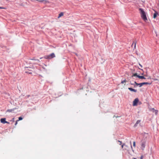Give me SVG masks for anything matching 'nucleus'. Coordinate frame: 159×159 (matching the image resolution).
<instances>
[{
  "label": "nucleus",
  "instance_id": "5701e85b",
  "mask_svg": "<svg viewBox=\"0 0 159 159\" xmlns=\"http://www.w3.org/2000/svg\"><path fill=\"white\" fill-rule=\"evenodd\" d=\"M131 149H132V151L134 152V150H133L132 149V145H131Z\"/></svg>",
  "mask_w": 159,
  "mask_h": 159
},
{
  "label": "nucleus",
  "instance_id": "6e6552de",
  "mask_svg": "<svg viewBox=\"0 0 159 159\" xmlns=\"http://www.w3.org/2000/svg\"><path fill=\"white\" fill-rule=\"evenodd\" d=\"M158 14V13L157 11H155V13L154 14L153 16V18L155 19L157 17Z\"/></svg>",
  "mask_w": 159,
  "mask_h": 159
},
{
  "label": "nucleus",
  "instance_id": "aec40b11",
  "mask_svg": "<svg viewBox=\"0 0 159 159\" xmlns=\"http://www.w3.org/2000/svg\"><path fill=\"white\" fill-rule=\"evenodd\" d=\"M125 143H123V144L122 145H121V147L122 148H123V147L124 146H125Z\"/></svg>",
  "mask_w": 159,
  "mask_h": 159
},
{
  "label": "nucleus",
  "instance_id": "393cba45",
  "mask_svg": "<svg viewBox=\"0 0 159 159\" xmlns=\"http://www.w3.org/2000/svg\"><path fill=\"white\" fill-rule=\"evenodd\" d=\"M135 45H136V43H134V47L135 48Z\"/></svg>",
  "mask_w": 159,
  "mask_h": 159
},
{
  "label": "nucleus",
  "instance_id": "423d86ee",
  "mask_svg": "<svg viewBox=\"0 0 159 159\" xmlns=\"http://www.w3.org/2000/svg\"><path fill=\"white\" fill-rule=\"evenodd\" d=\"M55 57V54L53 53H52L50 54V55H49L48 57V58H53Z\"/></svg>",
  "mask_w": 159,
  "mask_h": 159
},
{
  "label": "nucleus",
  "instance_id": "f03ea898",
  "mask_svg": "<svg viewBox=\"0 0 159 159\" xmlns=\"http://www.w3.org/2000/svg\"><path fill=\"white\" fill-rule=\"evenodd\" d=\"M147 142L146 140H142L141 143L140 148L142 150H143L145 146L147 144Z\"/></svg>",
  "mask_w": 159,
  "mask_h": 159
},
{
  "label": "nucleus",
  "instance_id": "b1692460",
  "mask_svg": "<svg viewBox=\"0 0 159 159\" xmlns=\"http://www.w3.org/2000/svg\"><path fill=\"white\" fill-rule=\"evenodd\" d=\"M139 65L140 66L141 68L142 67V66L140 64H139Z\"/></svg>",
  "mask_w": 159,
  "mask_h": 159
},
{
  "label": "nucleus",
  "instance_id": "a211bd4d",
  "mask_svg": "<svg viewBox=\"0 0 159 159\" xmlns=\"http://www.w3.org/2000/svg\"><path fill=\"white\" fill-rule=\"evenodd\" d=\"M22 119H23V118L21 117H20L19 118V120H18V121L20 120H22Z\"/></svg>",
  "mask_w": 159,
  "mask_h": 159
},
{
  "label": "nucleus",
  "instance_id": "ddd939ff",
  "mask_svg": "<svg viewBox=\"0 0 159 159\" xmlns=\"http://www.w3.org/2000/svg\"><path fill=\"white\" fill-rule=\"evenodd\" d=\"M142 85L143 86V85H144V84H151V83H149L148 82H143V83H142Z\"/></svg>",
  "mask_w": 159,
  "mask_h": 159
},
{
  "label": "nucleus",
  "instance_id": "412c9836",
  "mask_svg": "<svg viewBox=\"0 0 159 159\" xmlns=\"http://www.w3.org/2000/svg\"><path fill=\"white\" fill-rule=\"evenodd\" d=\"M118 142L120 143V145H121L122 143V142L121 141H120L119 140L118 141Z\"/></svg>",
  "mask_w": 159,
  "mask_h": 159
},
{
  "label": "nucleus",
  "instance_id": "7c9ffc66",
  "mask_svg": "<svg viewBox=\"0 0 159 159\" xmlns=\"http://www.w3.org/2000/svg\"><path fill=\"white\" fill-rule=\"evenodd\" d=\"M14 120V118H13V119H12V120Z\"/></svg>",
  "mask_w": 159,
  "mask_h": 159
},
{
  "label": "nucleus",
  "instance_id": "20e7f679",
  "mask_svg": "<svg viewBox=\"0 0 159 159\" xmlns=\"http://www.w3.org/2000/svg\"><path fill=\"white\" fill-rule=\"evenodd\" d=\"M149 110L154 113L156 115L157 114L158 111L157 110H155L154 108H149Z\"/></svg>",
  "mask_w": 159,
  "mask_h": 159
},
{
  "label": "nucleus",
  "instance_id": "9d476101",
  "mask_svg": "<svg viewBox=\"0 0 159 159\" xmlns=\"http://www.w3.org/2000/svg\"><path fill=\"white\" fill-rule=\"evenodd\" d=\"M134 83L137 85H139V87H141L142 86V83H137L136 81L134 82Z\"/></svg>",
  "mask_w": 159,
  "mask_h": 159
},
{
  "label": "nucleus",
  "instance_id": "f8f14e48",
  "mask_svg": "<svg viewBox=\"0 0 159 159\" xmlns=\"http://www.w3.org/2000/svg\"><path fill=\"white\" fill-rule=\"evenodd\" d=\"M138 77L139 79H145V78L143 76H138Z\"/></svg>",
  "mask_w": 159,
  "mask_h": 159
},
{
  "label": "nucleus",
  "instance_id": "c756f323",
  "mask_svg": "<svg viewBox=\"0 0 159 159\" xmlns=\"http://www.w3.org/2000/svg\"><path fill=\"white\" fill-rule=\"evenodd\" d=\"M27 68H29V67H27ZM29 68L30 69V67H29Z\"/></svg>",
  "mask_w": 159,
  "mask_h": 159
},
{
  "label": "nucleus",
  "instance_id": "7ed1b4c3",
  "mask_svg": "<svg viewBox=\"0 0 159 159\" xmlns=\"http://www.w3.org/2000/svg\"><path fill=\"white\" fill-rule=\"evenodd\" d=\"M138 102L139 99L138 98L135 99L133 102V106H137Z\"/></svg>",
  "mask_w": 159,
  "mask_h": 159
},
{
  "label": "nucleus",
  "instance_id": "f257e3e1",
  "mask_svg": "<svg viewBox=\"0 0 159 159\" xmlns=\"http://www.w3.org/2000/svg\"><path fill=\"white\" fill-rule=\"evenodd\" d=\"M139 11L141 17L145 22H146L148 20L147 17V13L142 8H139Z\"/></svg>",
  "mask_w": 159,
  "mask_h": 159
},
{
  "label": "nucleus",
  "instance_id": "9b49d317",
  "mask_svg": "<svg viewBox=\"0 0 159 159\" xmlns=\"http://www.w3.org/2000/svg\"><path fill=\"white\" fill-rule=\"evenodd\" d=\"M140 120H138L136 122L134 125V126L136 127L137 125L139 124L140 123Z\"/></svg>",
  "mask_w": 159,
  "mask_h": 159
},
{
  "label": "nucleus",
  "instance_id": "1a4fd4ad",
  "mask_svg": "<svg viewBox=\"0 0 159 159\" xmlns=\"http://www.w3.org/2000/svg\"><path fill=\"white\" fill-rule=\"evenodd\" d=\"M128 89L131 91H133L134 92H137L136 90H135L134 89H133L131 88H129Z\"/></svg>",
  "mask_w": 159,
  "mask_h": 159
},
{
  "label": "nucleus",
  "instance_id": "cd10ccee",
  "mask_svg": "<svg viewBox=\"0 0 159 159\" xmlns=\"http://www.w3.org/2000/svg\"><path fill=\"white\" fill-rule=\"evenodd\" d=\"M126 147H128V146L127 145H125Z\"/></svg>",
  "mask_w": 159,
  "mask_h": 159
},
{
  "label": "nucleus",
  "instance_id": "6ab92c4d",
  "mask_svg": "<svg viewBox=\"0 0 159 159\" xmlns=\"http://www.w3.org/2000/svg\"><path fill=\"white\" fill-rule=\"evenodd\" d=\"M133 145L134 147H135V142L134 141L133 142Z\"/></svg>",
  "mask_w": 159,
  "mask_h": 159
},
{
  "label": "nucleus",
  "instance_id": "dca6fc26",
  "mask_svg": "<svg viewBox=\"0 0 159 159\" xmlns=\"http://www.w3.org/2000/svg\"><path fill=\"white\" fill-rule=\"evenodd\" d=\"M14 110L13 109H10V110H8L7 111V112H11L12 111H13Z\"/></svg>",
  "mask_w": 159,
  "mask_h": 159
},
{
  "label": "nucleus",
  "instance_id": "4be33fe9",
  "mask_svg": "<svg viewBox=\"0 0 159 159\" xmlns=\"http://www.w3.org/2000/svg\"><path fill=\"white\" fill-rule=\"evenodd\" d=\"M18 120H17L16 122V123H15V125H16L17 124V121H18Z\"/></svg>",
  "mask_w": 159,
  "mask_h": 159
},
{
  "label": "nucleus",
  "instance_id": "39448f33",
  "mask_svg": "<svg viewBox=\"0 0 159 159\" xmlns=\"http://www.w3.org/2000/svg\"><path fill=\"white\" fill-rule=\"evenodd\" d=\"M0 121L3 124L9 123L7 121H6V118H5L1 119L0 120Z\"/></svg>",
  "mask_w": 159,
  "mask_h": 159
},
{
  "label": "nucleus",
  "instance_id": "0eeeda50",
  "mask_svg": "<svg viewBox=\"0 0 159 159\" xmlns=\"http://www.w3.org/2000/svg\"><path fill=\"white\" fill-rule=\"evenodd\" d=\"M64 15V13L63 12H61L58 15V18H60L61 17L63 16Z\"/></svg>",
  "mask_w": 159,
  "mask_h": 159
},
{
  "label": "nucleus",
  "instance_id": "bb28decb",
  "mask_svg": "<svg viewBox=\"0 0 159 159\" xmlns=\"http://www.w3.org/2000/svg\"><path fill=\"white\" fill-rule=\"evenodd\" d=\"M3 8L0 7V9H3Z\"/></svg>",
  "mask_w": 159,
  "mask_h": 159
},
{
  "label": "nucleus",
  "instance_id": "a878e982",
  "mask_svg": "<svg viewBox=\"0 0 159 159\" xmlns=\"http://www.w3.org/2000/svg\"><path fill=\"white\" fill-rule=\"evenodd\" d=\"M35 60L37 61H39V60L38 59H36V60Z\"/></svg>",
  "mask_w": 159,
  "mask_h": 159
},
{
  "label": "nucleus",
  "instance_id": "c85d7f7f",
  "mask_svg": "<svg viewBox=\"0 0 159 159\" xmlns=\"http://www.w3.org/2000/svg\"><path fill=\"white\" fill-rule=\"evenodd\" d=\"M139 69L140 70H142V69H141L140 68H139Z\"/></svg>",
  "mask_w": 159,
  "mask_h": 159
},
{
  "label": "nucleus",
  "instance_id": "f3484780",
  "mask_svg": "<svg viewBox=\"0 0 159 159\" xmlns=\"http://www.w3.org/2000/svg\"><path fill=\"white\" fill-rule=\"evenodd\" d=\"M30 71V72H29V71H26L25 72L26 73H28L29 74H31L32 73V72L31 71V70H29V69H28Z\"/></svg>",
  "mask_w": 159,
  "mask_h": 159
},
{
  "label": "nucleus",
  "instance_id": "2eb2a0df",
  "mask_svg": "<svg viewBox=\"0 0 159 159\" xmlns=\"http://www.w3.org/2000/svg\"><path fill=\"white\" fill-rule=\"evenodd\" d=\"M138 76H139V75H137V74L136 73L134 74L133 75L132 77L136 76L138 77Z\"/></svg>",
  "mask_w": 159,
  "mask_h": 159
},
{
  "label": "nucleus",
  "instance_id": "2f4dec72",
  "mask_svg": "<svg viewBox=\"0 0 159 159\" xmlns=\"http://www.w3.org/2000/svg\"><path fill=\"white\" fill-rule=\"evenodd\" d=\"M133 159H136L135 158H134Z\"/></svg>",
  "mask_w": 159,
  "mask_h": 159
},
{
  "label": "nucleus",
  "instance_id": "4468645a",
  "mask_svg": "<svg viewBox=\"0 0 159 159\" xmlns=\"http://www.w3.org/2000/svg\"><path fill=\"white\" fill-rule=\"evenodd\" d=\"M126 81V80H125L123 81H122V82H121V83L122 84H124V85H125V84Z\"/></svg>",
  "mask_w": 159,
  "mask_h": 159
}]
</instances>
